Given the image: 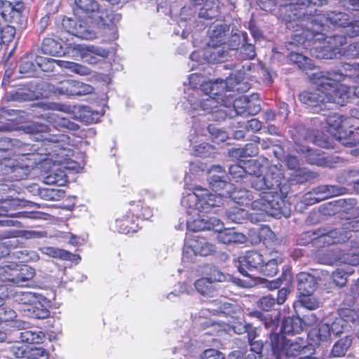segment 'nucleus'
I'll use <instances>...</instances> for the list:
<instances>
[{"mask_svg":"<svg viewBox=\"0 0 359 359\" xmlns=\"http://www.w3.org/2000/svg\"><path fill=\"white\" fill-rule=\"evenodd\" d=\"M326 46H316V50H320L316 55L319 58L332 59L342 54L340 47L346 43V38L342 36H334L325 39Z\"/></svg>","mask_w":359,"mask_h":359,"instance_id":"obj_14","label":"nucleus"},{"mask_svg":"<svg viewBox=\"0 0 359 359\" xmlns=\"http://www.w3.org/2000/svg\"><path fill=\"white\" fill-rule=\"evenodd\" d=\"M116 230L121 233L127 234L130 231H135V219L133 217L127 215L122 218H118L115 221Z\"/></svg>","mask_w":359,"mask_h":359,"instance_id":"obj_37","label":"nucleus"},{"mask_svg":"<svg viewBox=\"0 0 359 359\" xmlns=\"http://www.w3.org/2000/svg\"><path fill=\"white\" fill-rule=\"evenodd\" d=\"M266 182V172L264 175L260 174L254 176L250 180L252 187L257 191H262V194H260L261 195H264L266 192V187H268Z\"/></svg>","mask_w":359,"mask_h":359,"instance_id":"obj_44","label":"nucleus"},{"mask_svg":"<svg viewBox=\"0 0 359 359\" xmlns=\"http://www.w3.org/2000/svg\"><path fill=\"white\" fill-rule=\"evenodd\" d=\"M227 31L228 27L226 25L222 24L220 22H214L208 31L210 39L208 42L225 43V36Z\"/></svg>","mask_w":359,"mask_h":359,"instance_id":"obj_27","label":"nucleus"},{"mask_svg":"<svg viewBox=\"0 0 359 359\" xmlns=\"http://www.w3.org/2000/svg\"><path fill=\"white\" fill-rule=\"evenodd\" d=\"M272 195H261L253 193L245 189H228L221 194L222 197H230L236 203L250 207L259 215L256 221L265 220L266 217L280 218L281 216L287 217V212H283V201L277 198L276 201H268Z\"/></svg>","mask_w":359,"mask_h":359,"instance_id":"obj_5","label":"nucleus"},{"mask_svg":"<svg viewBox=\"0 0 359 359\" xmlns=\"http://www.w3.org/2000/svg\"><path fill=\"white\" fill-rule=\"evenodd\" d=\"M299 303L309 310L316 309L318 306V302L311 294H299Z\"/></svg>","mask_w":359,"mask_h":359,"instance_id":"obj_51","label":"nucleus"},{"mask_svg":"<svg viewBox=\"0 0 359 359\" xmlns=\"http://www.w3.org/2000/svg\"><path fill=\"white\" fill-rule=\"evenodd\" d=\"M248 105V97H240L233 102V111L236 114L245 116L246 107Z\"/></svg>","mask_w":359,"mask_h":359,"instance_id":"obj_56","label":"nucleus"},{"mask_svg":"<svg viewBox=\"0 0 359 359\" xmlns=\"http://www.w3.org/2000/svg\"><path fill=\"white\" fill-rule=\"evenodd\" d=\"M39 251L50 257L57 258L62 260H69L74 261L77 258L79 259V256L74 255L67 250L53 248V247H42L39 249Z\"/></svg>","mask_w":359,"mask_h":359,"instance_id":"obj_31","label":"nucleus"},{"mask_svg":"<svg viewBox=\"0 0 359 359\" xmlns=\"http://www.w3.org/2000/svg\"><path fill=\"white\" fill-rule=\"evenodd\" d=\"M245 169L248 175L247 180L250 181L252 177L260 175L265 170V168L262 166L259 162L257 161H250L245 167Z\"/></svg>","mask_w":359,"mask_h":359,"instance_id":"obj_45","label":"nucleus"},{"mask_svg":"<svg viewBox=\"0 0 359 359\" xmlns=\"http://www.w3.org/2000/svg\"><path fill=\"white\" fill-rule=\"evenodd\" d=\"M62 27L67 33L82 39L91 40L96 37L95 33L81 20L76 21L72 18H64Z\"/></svg>","mask_w":359,"mask_h":359,"instance_id":"obj_13","label":"nucleus"},{"mask_svg":"<svg viewBox=\"0 0 359 359\" xmlns=\"http://www.w3.org/2000/svg\"><path fill=\"white\" fill-rule=\"evenodd\" d=\"M282 262V258L280 257L269 260L265 264H262L260 273L264 276H274L278 271V264Z\"/></svg>","mask_w":359,"mask_h":359,"instance_id":"obj_41","label":"nucleus"},{"mask_svg":"<svg viewBox=\"0 0 359 359\" xmlns=\"http://www.w3.org/2000/svg\"><path fill=\"white\" fill-rule=\"evenodd\" d=\"M55 95L65 96L85 95L93 93L94 88L89 85L75 80H64L53 86Z\"/></svg>","mask_w":359,"mask_h":359,"instance_id":"obj_11","label":"nucleus"},{"mask_svg":"<svg viewBox=\"0 0 359 359\" xmlns=\"http://www.w3.org/2000/svg\"><path fill=\"white\" fill-rule=\"evenodd\" d=\"M326 72H316L313 74L311 79L316 85V88L313 91L302 93L299 96V100L310 107H320L319 111H325L327 107V104L332 105L344 106L349 102L351 99L358 98L359 103V86H354L351 88L349 85L351 81H357L358 79H347L344 81H336L333 86L334 90H330V86L326 85L325 92L319 93L320 85L317 83V77L319 74H326Z\"/></svg>","mask_w":359,"mask_h":359,"instance_id":"obj_4","label":"nucleus"},{"mask_svg":"<svg viewBox=\"0 0 359 359\" xmlns=\"http://www.w3.org/2000/svg\"><path fill=\"white\" fill-rule=\"evenodd\" d=\"M346 189L343 187L334 185H320L314 188L311 192L305 195V200L311 198L313 196L314 202H319L328 198L341 195L345 193Z\"/></svg>","mask_w":359,"mask_h":359,"instance_id":"obj_18","label":"nucleus"},{"mask_svg":"<svg viewBox=\"0 0 359 359\" xmlns=\"http://www.w3.org/2000/svg\"><path fill=\"white\" fill-rule=\"evenodd\" d=\"M290 60L294 63L297 64L299 67L303 71L312 69L314 66L310 58L299 53H291Z\"/></svg>","mask_w":359,"mask_h":359,"instance_id":"obj_42","label":"nucleus"},{"mask_svg":"<svg viewBox=\"0 0 359 359\" xmlns=\"http://www.w3.org/2000/svg\"><path fill=\"white\" fill-rule=\"evenodd\" d=\"M67 53L70 57L77 59L78 57H83L85 60L90 64H95L97 62V58L86 50V46L74 43H68L67 46Z\"/></svg>","mask_w":359,"mask_h":359,"instance_id":"obj_24","label":"nucleus"},{"mask_svg":"<svg viewBox=\"0 0 359 359\" xmlns=\"http://www.w3.org/2000/svg\"><path fill=\"white\" fill-rule=\"evenodd\" d=\"M28 359H48V354L47 351L42 347H34L28 351Z\"/></svg>","mask_w":359,"mask_h":359,"instance_id":"obj_62","label":"nucleus"},{"mask_svg":"<svg viewBox=\"0 0 359 359\" xmlns=\"http://www.w3.org/2000/svg\"><path fill=\"white\" fill-rule=\"evenodd\" d=\"M264 263L262 254L257 251H249L244 256L238 258V269L241 274L245 276H252L249 271H261Z\"/></svg>","mask_w":359,"mask_h":359,"instance_id":"obj_12","label":"nucleus"},{"mask_svg":"<svg viewBox=\"0 0 359 359\" xmlns=\"http://www.w3.org/2000/svg\"><path fill=\"white\" fill-rule=\"evenodd\" d=\"M15 29L13 26H2L0 34L1 44L10 42L14 37Z\"/></svg>","mask_w":359,"mask_h":359,"instance_id":"obj_59","label":"nucleus"},{"mask_svg":"<svg viewBox=\"0 0 359 359\" xmlns=\"http://www.w3.org/2000/svg\"><path fill=\"white\" fill-rule=\"evenodd\" d=\"M76 6L86 13H93L98 11L99 6L95 0H74Z\"/></svg>","mask_w":359,"mask_h":359,"instance_id":"obj_48","label":"nucleus"},{"mask_svg":"<svg viewBox=\"0 0 359 359\" xmlns=\"http://www.w3.org/2000/svg\"><path fill=\"white\" fill-rule=\"evenodd\" d=\"M227 180L228 176L221 166H212L208 171L209 184L214 191L219 192V196L210 194L205 189L196 187L193 191L186 194L181 200V204L187 214L196 217L200 212H208L212 208L222 204L221 194L233 187Z\"/></svg>","mask_w":359,"mask_h":359,"instance_id":"obj_3","label":"nucleus"},{"mask_svg":"<svg viewBox=\"0 0 359 359\" xmlns=\"http://www.w3.org/2000/svg\"><path fill=\"white\" fill-rule=\"evenodd\" d=\"M352 344V338L346 336L338 340L333 346L332 354L335 357H340L346 353Z\"/></svg>","mask_w":359,"mask_h":359,"instance_id":"obj_40","label":"nucleus"},{"mask_svg":"<svg viewBox=\"0 0 359 359\" xmlns=\"http://www.w3.org/2000/svg\"><path fill=\"white\" fill-rule=\"evenodd\" d=\"M332 327L329 323L322 324L318 329V337L321 341H328L332 339L333 333L331 330Z\"/></svg>","mask_w":359,"mask_h":359,"instance_id":"obj_61","label":"nucleus"},{"mask_svg":"<svg viewBox=\"0 0 359 359\" xmlns=\"http://www.w3.org/2000/svg\"><path fill=\"white\" fill-rule=\"evenodd\" d=\"M307 346L303 339L297 338L294 341H287L284 343L281 351L277 355V359H298L304 357Z\"/></svg>","mask_w":359,"mask_h":359,"instance_id":"obj_15","label":"nucleus"},{"mask_svg":"<svg viewBox=\"0 0 359 359\" xmlns=\"http://www.w3.org/2000/svg\"><path fill=\"white\" fill-rule=\"evenodd\" d=\"M346 121V118L344 116L337 113H330L327 114L323 113L318 117H316L313 121L320 122V123H325L323 127L327 128L330 133L334 136V133L339 134V132H341V129L343 127L344 123Z\"/></svg>","mask_w":359,"mask_h":359,"instance_id":"obj_17","label":"nucleus"},{"mask_svg":"<svg viewBox=\"0 0 359 359\" xmlns=\"http://www.w3.org/2000/svg\"><path fill=\"white\" fill-rule=\"evenodd\" d=\"M27 345L17 341L10 347V351L14 357L22 358L27 356Z\"/></svg>","mask_w":359,"mask_h":359,"instance_id":"obj_54","label":"nucleus"},{"mask_svg":"<svg viewBox=\"0 0 359 359\" xmlns=\"http://www.w3.org/2000/svg\"><path fill=\"white\" fill-rule=\"evenodd\" d=\"M316 287V280L314 276L305 272L298 274L297 290L299 294H312Z\"/></svg>","mask_w":359,"mask_h":359,"instance_id":"obj_25","label":"nucleus"},{"mask_svg":"<svg viewBox=\"0 0 359 359\" xmlns=\"http://www.w3.org/2000/svg\"><path fill=\"white\" fill-rule=\"evenodd\" d=\"M358 133L349 131L348 134L346 131L341 130L339 134L334 133V137L338 140L341 144L346 147H353L359 144V138L357 137Z\"/></svg>","mask_w":359,"mask_h":359,"instance_id":"obj_38","label":"nucleus"},{"mask_svg":"<svg viewBox=\"0 0 359 359\" xmlns=\"http://www.w3.org/2000/svg\"><path fill=\"white\" fill-rule=\"evenodd\" d=\"M343 230L345 231L334 229L325 233L324 230L318 229L313 232H307L306 235L309 234V236L313 235L315 244L323 247L345 242L351 237L348 231H359V219L345 222Z\"/></svg>","mask_w":359,"mask_h":359,"instance_id":"obj_7","label":"nucleus"},{"mask_svg":"<svg viewBox=\"0 0 359 359\" xmlns=\"http://www.w3.org/2000/svg\"><path fill=\"white\" fill-rule=\"evenodd\" d=\"M254 98H255V96H252L250 100L248 97V105L246 107L245 116H253L260 111L261 106L259 101L257 99L254 101Z\"/></svg>","mask_w":359,"mask_h":359,"instance_id":"obj_58","label":"nucleus"},{"mask_svg":"<svg viewBox=\"0 0 359 359\" xmlns=\"http://www.w3.org/2000/svg\"><path fill=\"white\" fill-rule=\"evenodd\" d=\"M288 168L294 170L295 177H300L305 174V170L299 168V164L297 158L292 156H288L285 159Z\"/></svg>","mask_w":359,"mask_h":359,"instance_id":"obj_55","label":"nucleus"},{"mask_svg":"<svg viewBox=\"0 0 359 359\" xmlns=\"http://www.w3.org/2000/svg\"><path fill=\"white\" fill-rule=\"evenodd\" d=\"M36 302L34 303L31 308L29 309V312L32 317L39 319L46 318L49 316V311L48 307L49 306V301L46 298L43 297V299H38Z\"/></svg>","mask_w":359,"mask_h":359,"instance_id":"obj_32","label":"nucleus"},{"mask_svg":"<svg viewBox=\"0 0 359 359\" xmlns=\"http://www.w3.org/2000/svg\"><path fill=\"white\" fill-rule=\"evenodd\" d=\"M13 299L19 304L32 306L38 299H43V296L35 292L18 291L13 294Z\"/></svg>","mask_w":359,"mask_h":359,"instance_id":"obj_36","label":"nucleus"},{"mask_svg":"<svg viewBox=\"0 0 359 359\" xmlns=\"http://www.w3.org/2000/svg\"><path fill=\"white\" fill-rule=\"evenodd\" d=\"M27 168L15 164L14 160L4 158L0 160V175H11L13 180H20L27 175Z\"/></svg>","mask_w":359,"mask_h":359,"instance_id":"obj_20","label":"nucleus"},{"mask_svg":"<svg viewBox=\"0 0 359 359\" xmlns=\"http://www.w3.org/2000/svg\"><path fill=\"white\" fill-rule=\"evenodd\" d=\"M57 237L61 241L67 243L73 246L79 245L83 241V239H82L81 237L69 232H60Z\"/></svg>","mask_w":359,"mask_h":359,"instance_id":"obj_49","label":"nucleus"},{"mask_svg":"<svg viewBox=\"0 0 359 359\" xmlns=\"http://www.w3.org/2000/svg\"><path fill=\"white\" fill-rule=\"evenodd\" d=\"M207 309L213 314L222 313L231 316H233L239 310L236 304L223 302L220 299L214 300Z\"/></svg>","mask_w":359,"mask_h":359,"instance_id":"obj_23","label":"nucleus"},{"mask_svg":"<svg viewBox=\"0 0 359 359\" xmlns=\"http://www.w3.org/2000/svg\"><path fill=\"white\" fill-rule=\"evenodd\" d=\"M323 20L330 21L332 24L346 27L348 24L349 19L348 15L344 13L332 12L325 17L324 15L317 14L311 20L309 25H306V29L299 34V37L305 38V41L315 43L316 41L324 39V34L322 32L324 30L325 24Z\"/></svg>","mask_w":359,"mask_h":359,"instance_id":"obj_6","label":"nucleus"},{"mask_svg":"<svg viewBox=\"0 0 359 359\" xmlns=\"http://www.w3.org/2000/svg\"><path fill=\"white\" fill-rule=\"evenodd\" d=\"M298 152L305 154L306 159L311 164H319L320 161V154L316 153V151L308 148L305 146H298L296 149Z\"/></svg>","mask_w":359,"mask_h":359,"instance_id":"obj_46","label":"nucleus"},{"mask_svg":"<svg viewBox=\"0 0 359 359\" xmlns=\"http://www.w3.org/2000/svg\"><path fill=\"white\" fill-rule=\"evenodd\" d=\"M27 130V133L34 135L36 141L48 142L52 152L58 158L55 160L58 165H53L46 172L43 177V182L46 184L60 187L65 185L67 178L64 168L72 169L75 172H79V165L76 162H66L72 153L69 137L65 134L50 135L48 133V127L39 123L29 124Z\"/></svg>","mask_w":359,"mask_h":359,"instance_id":"obj_2","label":"nucleus"},{"mask_svg":"<svg viewBox=\"0 0 359 359\" xmlns=\"http://www.w3.org/2000/svg\"><path fill=\"white\" fill-rule=\"evenodd\" d=\"M218 6L210 7L208 2H207L204 7L202 8L199 12V16L205 19H212L216 17L218 14Z\"/></svg>","mask_w":359,"mask_h":359,"instance_id":"obj_63","label":"nucleus"},{"mask_svg":"<svg viewBox=\"0 0 359 359\" xmlns=\"http://www.w3.org/2000/svg\"><path fill=\"white\" fill-rule=\"evenodd\" d=\"M299 323H300L299 318H285L282 323V330L285 334L298 332L300 330V327L298 326Z\"/></svg>","mask_w":359,"mask_h":359,"instance_id":"obj_47","label":"nucleus"},{"mask_svg":"<svg viewBox=\"0 0 359 359\" xmlns=\"http://www.w3.org/2000/svg\"><path fill=\"white\" fill-rule=\"evenodd\" d=\"M229 174L236 182L242 180H248L245 169L243 166L234 164L229 167Z\"/></svg>","mask_w":359,"mask_h":359,"instance_id":"obj_52","label":"nucleus"},{"mask_svg":"<svg viewBox=\"0 0 359 359\" xmlns=\"http://www.w3.org/2000/svg\"><path fill=\"white\" fill-rule=\"evenodd\" d=\"M241 72L231 74L225 81L217 79L210 81L204 85L203 89L206 93L201 97L200 90H194L189 97L191 108L198 114L201 111L212 113L213 120L221 121L228 116L226 111L222 107L228 108L231 102L223 100L224 91L245 92L249 89L248 83L245 81Z\"/></svg>","mask_w":359,"mask_h":359,"instance_id":"obj_1","label":"nucleus"},{"mask_svg":"<svg viewBox=\"0 0 359 359\" xmlns=\"http://www.w3.org/2000/svg\"><path fill=\"white\" fill-rule=\"evenodd\" d=\"M34 275L35 270L33 268L29 266H23L20 268L19 273L14 278L11 279L8 277L5 276L4 278L1 277V280L2 281L8 280L12 281L18 287H23L28 285L26 283L32 280Z\"/></svg>","mask_w":359,"mask_h":359,"instance_id":"obj_26","label":"nucleus"},{"mask_svg":"<svg viewBox=\"0 0 359 359\" xmlns=\"http://www.w3.org/2000/svg\"><path fill=\"white\" fill-rule=\"evenodd\" d=\"M49 122L52 124V126L57 128V130H60L62 128H66L70 130H76L78 129V125L69 121L68 119L60 117L57 114H52L49 117Z\"/></svg>","mask_w":359,"mask_h":359,"instance_id":"obj_39","label":"nucleus"},{"mask_svg":"<svg viewBox=\"0 0 359 359\" xmlns=\"http://www.w3.org/2000/svg\"><path fill=\"white\" fill-rule=\"evenodd\" d=\"M345 33L349 37L353 38L359 35V14L357 19L349 22L346 25Z\"/></svg>","mask_w":359,"mask_h":359,"instance_id":"obj_64","label":"nucleus"},{"mask_svg":"<svg viewBox=\"0 0 359 359\" xmlns=\"http://www.w3.org/2000/svg\"><path fill=\"white\" fill-rule=\"evenodd\" d=\"M320 257V262L324 264L332 265L337 259H340L342 262L355 266L359 264V247L351 250L349 252L344 253L340 257Z\"/></svg>","mask_w":359,"mask_h":359,"instance_id":"obj_22","label":"nucleus"},{"mask_svg":"<svg viewBox=\"0 0 359 359\" xmlns=\"http://www.w3.org/2000/svg\"><path fill=\"white\" fill-rule=\"evenodd\" d=\"M344 73L341 72L330 71L326 74H319L317 77V83L320 85L319 93L325 92L326 85L330 88V90H334L333 84L336 83V81H344L347 79H359V63L348 64L346 63L343 65Z\"/></svg>","mask_w":359,"mask_h":359,"instance_id":"obj_9","label":"nucleus"},{"mask_svg":"<svg viewBox=\"0 0 359 359\" xmlns=\"http://www.w3.org/2000/svg\"><path fill=\"white\" fill-rule=\"evenodd\" d=\"M211 282L205 276V278L198 279L194 283L196 290L203 295H212L211 290Z\"/></svg>","mask_w":359,"mask_h":359,"instance_id":"obj_50","label":"nucleus"},{"mask_svg":"<svg viewBox=\"0 0 359 359\" xmlns=\"http://www.w3.org/2000/svg\"><path fill=\"white\" fill-rule=\"evenodd\" d=\"M16 335L20 339L22 342L27 344H39L42 342L45 337L43 332L36 329L24 330L18 332Z\"/></svg>","mask_w":359,"mask_h":359,"instance_id":"obj_33","label":"nucleus"},{"mask_svg":"<svg viewBox=\"0 0 359 359\" xmlns=\"http://www.w3.org/2000/svg\"><path fill=\"white\" fill-rule=\"evenodd\" d=\"M357 313L351 309H342L339 313V317L335 318L330 325L333 335H338L344 331H346L351 327V324H355V316Z\"/></svg>","mask_w":359,"mask_h":359,"instance_id":"obj_16","label":"nucleus"},{"mask_svg":"<svg viewBox=\"0 0 359 359\" xmlns=\"http://www.w3.org/2000/svg\"><path fill=\"white\" fill-rule=\"evenodd\" d=\"M248 212L238 207H233L226 211V217L232 222L243 223L247 219Z\"/></svg>","mask_w":359,"mask_h":359,"instance_id":"obj_43","label":"nucleus"},{"mask_svg":"<svg viewBox=\"0 0 359 359\" xmlns=\"http://www.w3.org/2000/svg\"><path fill=\"white\" fill-rule=\"evenodd\" d=\"M187 226L193 231L208 230L207 221L203 218H195L192 222L188 220Z\"/></svg>","mask_w":359,"mask_h":359,"instance_id":"obj_60","label":"nucleus"},{"mask_svg":"<svg viewBox=\"0 0 359 359\" xmlns=\"http://www.w3.org/2000/svg\"><path fill=\"white\" fill-rule=\"evenodd\" d=\"M194 151L198 156L210 157L214 153V148L210 144L204 142L194 146Z\"/></svg>","mask_w":359,"mask_h":359,"instance_id":"obj_57","label":"nucleus"},{"mask_svg":"<svg viewBox=\"0 0 359 359\" xmlns=\"http://www.w3.org/2000/svg\"><path fill=\"white\" fill-rule=\"evenodd\" d=\"M67 44L68 43L66 44V47ZM41 51L43 54L50 56L60 57L63 55H68L67 50L65 52L64 51L62 45L52 38H46L43 39L41 46Z\"/></svg>","mask_w":359,"mask_h":359,"instance_id":"obj_30","label":"nucleus"},{"mask_svg":"<svg viewBox=\"0 0 359 359\" xmlns=\"http://www.w3.org/2000/svg\"><path fill=\"white\" fill-rule=\"evenodd\" d=\"M215 252V247L205 238L192 236L187 238L183 250V256L191 257L200 255L206 257Z\"/></svg>","mask_w":359,"mask_h":359,"instance_id":"obj_10","label":"nucleus"},{"mask_svg":"<svg viewBox=\"0 0 359 359\" xmlns=\"http://www.w3.org/2000/svg\"><path fill=\"white\" fill-rule=\"evenodd\" d=\"M121 19V15L118 13L110 11L107 13L106 15V19L104 20V22L108 26H111V29L113 31V39H116V34L115 33V31L116 30V24L120 22Z\"/></svg>","mask_w":359,"mask_h":359,"instance_id":"obj_53","label":"nucleus"},{"mask_svg":"<svg viewBox=\"0 0 359 359\" xmlns=\"http://www.w3.org/2000/svg\"><path fill=\"white\" fill-rule=\"evenodd\" d=\"M33 59L34 55H30L22 60L19 67V71L21 74L32 76L37 68H42L43 62L45 60L39 56H36L35 57L34 62L33 61Z\"/></svg>","mask_w":359,"mask_h":359,"instance_id":"obj_29","label":"nucleus"},{"mask_svg":"<svg viewBox=\"0 0 359 359\" xmlns=\"http://www.w3.org/2000/svg\"><path fill=\"white\" fill-rule=\"evenodd\" d=\"M219 242L229 244L231 243H244L245 237L243 233L236 232L233 229L221 231L217 236Z\"/></svg>","mask_w":359,"mask_h":359,"instance_id":"obj_34","label":"nucleus"},{"mask_svg":"<svg viewBox=\"0 0 359 359\" xmlns=\"http://www.w3.org/2000/svg\"><path fill=\"white\" fill-rule=\"evenodd\" d=\"M267 186L264 195H272L268 201H276L277 198L283 201V208L285 206L284 198L288 192L287 182L284 178L282 170L277 166H271L266 172ZM283 212L284 210H283Z\"/></svg>","mask_w":359,"mask_h":359,"instance_id":"obj_8","label":"nucleus"},{"mask_svg":"<svg viewBox=\"0 0 359 359\" xmlns=\"http://www.w3.org/2000/svg\"><path fill=\"white\" fill-rule=\"evenodd\" d=\"M201 79H202L201 76L197 74H191L188 79V83H189V85L191 87V88H187L185 90V93L187 95V104H189V106H187L186 107L187 108L189 112L194 116H205V115H208V114H210L212 116V113H208V111H201V114H198L196 111H195L191 108V105L188 100L190 94H191V93L194 90H200L201 93V97L203 96L204 95H205L206 93L205 92L203 87H204V85H205L208 82L202 84L201 89L197 88V86L201 85V83L202 82Z\"/></svg>","mask_w":359,"mask_h":359,"instance_id":"obj_21","label":"nucleus"},{"mask_svg":"<svg viewBox=\"0 0 359 359\" xmlns=\"http://www.w3.org/2000/svg\"><path fill=\"white\" fill-rule=\"evenodd\" d=\"M202 273L211 283L232 280L233 283L238 284L230 275L224 274L214 266H204Z\"/></svg>","mask_w":359,"mask_h":359,"instance_id":"obj_28","label":"nucleus"},{"mask_svg":"<svg viewBox=\"0 0 359 359\" xmlns=\"http://www.w3.org/2000/svg\"><path fill=\"white\" fill-rule=\"evenodd\" d=\"M226 57L225 43L208 42L207 47L203 50V60L208 62H221L224 61Z\"/></svg>","mask_w":359,"mask_h":359,"instance_id":"obj_19","label":"nucleus"},{"mask_svg":"<svg viewBox=\"0 0 359 359\" xmlns=\"http://www.w3.org/2000/svg\"><path fill=\"white\" fill-rule=\"evenodd\" d=\"M48 62L56 63L59 67L69 69L71 72L81 76H86L90 74V70L88 67L78 63L53 59L48 60Z\"/></svg>","mask_w":359,"mask_h":359,"instance_id":"obj_35","label":"nucleus"}]
</instances>
